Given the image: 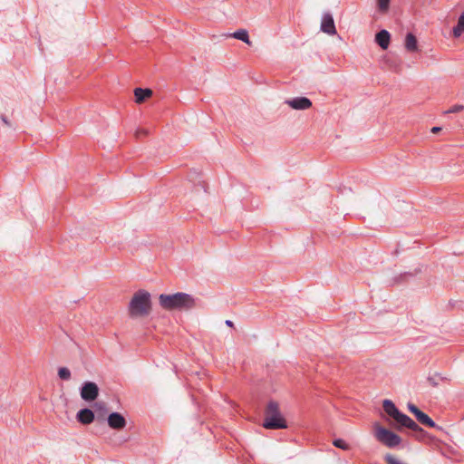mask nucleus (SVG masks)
<instances>
[{
  "label": "nucleus",
  "mask_w": 464,
  "mask_h": 464,
  "mask_svg": "<svg viewBox=\"0 0 464 464\" xmlns=\"http://www.w3.org/2000/svg\"><path fill=\"white\" fill-rule=\"evenodd\" d=\"M159 303L165 310H188L196 305L195 298L187 293H175L172 295L161 294Z\"/></svg>",
  "instance_id": "nucleus-1"
},
{
  "label": "nucleus",
  "mask_w": 464,
  "mask_h": 464,
  "mask_svg": "<svg viewBox=\"0 0 464 464\" xmlns=\"http://www.w3.org/2000/svg\"><path fill=\"white\" fill-rule=\"evenodd\" d=\"M382 408L384 412L396 422L397 430H401V428L404 427L417 433L424 432V430L420 427L412 419L400 411L391 400H384L382 401Z\"/></svg>",
  "instance_id": "nucleus-2"
},
{
  "label": "nucleus",
  "mask_w": 464,
  "mask_h": 464,
  "mask_svg": "<svg viewBox=\"0 0 464 464\" xmlns=\"http://www.w3.org/2000/svg\"><path fill=\"white\" fill-rule=\"evenodd\" d=\"M151 311L150 294L145 290L137 291L129 304L130 317H141L150 314Z\"/></svg>",
  "instance_id": "nucleus-3"
},
{
  "label": "nucleus",
  "mask_w": 464,
  "mask_h": 464,
  "mask_svg": "<svg viewBox=\"0 0 464 464\" xmlns=\"http://www.w3.org/2000/svg\"><path fill=\"white\" fill-rule=\"evenodd\" d=\"M263 427L268 430L287 428L286 420L280 412L278 403L275 401H270L266 407Z\"/></svg>",
  "instance_id": "nucleus-4"
},
{
  "label": "nucleus",
  "mask_w": 464,
  "mask_h": 464,
  "mask_svg": "<svg viewBox=\"0 0 464 464\" xmlns=\"http://www.w3.org/2000/svg\"><path fill=\"white\" fill-rule=\"evenodd\" d=\"M374 436L379 442L390 449L397 447L401 442L399 435L380 425L375 426Z\"/></svg>",
  "instance_id": "nucleus-5"
},
{
  "label": "nucleus",
  "mask_w": 464,
  "mask_h": 464,
  "mask_svg": "<svg viewBox=\"0 0 464 464\" xmlns=\"http://www.w3.org/2000/svg\"><path fill=\"white\" fill-rule=\"evenodd\" d=\"M99 387L93 382H84L81 387V398L85 401H93L99 396Z\"/></svg>",
  "instance_id": "nucleus-6"
},
{
  "label": "nucleus",
  "mask_w": 464,
  "mask_h": 464,
  "mask_svg": "<svg viewBox=\"0 0 464 464\" xmlns=\"http://www.w3.org/2000/svg\"><path fill=\"white\" fill-rule=\"evenodd\" d=\"M108 425L113 430H122L126 427L127 421L123 415L119 412H112L107 418Z\"/></svg>",
  "instance_id": "nucleus-7"
},
{
  "label": "nucleus",
  "mask_w": 464,
  "mask_h": 464,
  "mask_svg": "<svg viewBox=\"0 0 464 464\" xmlns=\"http://www.w3.org/2000/svg\"><path fill=\"white\" fill-rule=\"evenodd\" d=\"M285 103L295 110H307L312 107V102L306 97H296L286 100Z\"/></svg>",
  "instance_id": "nucleus-8"
},
{
  "label": "nucleus",
  "mask_w": 464,
  "mask_h": 464,
  "mask_svg": "<svg viewBox=\"0 0 464 464\" xmlns=\"http://www.w3.org/2000/svg\"><path fill=\"white\" fill-rule=\"evenodd\" d=\"M321 30L330 35H334L336 34V28L334 24V21L333 15L329 13L324 14L322 23H321Z\"/></svg>",
  "instance_id": "nucleus-9"
},
{
  "label": "nucleus",
  "mask_w": 464,
  "mask_h": 464,
  "mask_svg": "<svg viewBox=\"0 0 464 464\" xmlns=\"http://www.w3.org/2000/svg\"><path fill=\"white\" fill-rule=\"evenodd\" d=\"M94 418L93 411L88 408L80 410L76 414V420L83 425L91 424L94 420Z\"/></svg>",
  "instance_id": "nucleus-10"
},
{
  "label": "nucleus",
  "mask_w": 464,
  "mask_h": 464,
  "mask_svg": "<svg viewBox=\"0 0 464 464\" xmlns=\"http://www.w3.org/2000/svg\"><path fill=\"white\" fill-rule=\"evenodd\" d=\"M390 39H391V35L387 30H381L375 35V42L383 50H386L388 48L389 44H390Z\"/></svg>",
  "instance_id": "nucleus-11"
},
{
  "label": "nucleus",
  "mask_w": 464,
  "mask_h": 464,
  "mask_svg": "<svg viewBox=\"0 0 464 464\" xmlns=\"http://www.w3.org/2000/svg\"><path fill=\"white\" fill-rule=\"evenodd\" d=\"M151 95L152 91L150 89L136 88L134 90L135 102L137 103L143 102L147 98H150Z\"/></svg>",
  "instance_id": "nucleus-12"
},
{
  "label": "nucleus",
  "mask_w": 464,
  "mask_h": 464,
  "mask_svg": "<svg viewBox=\"0 0 464 464\" xmlns=\"http://www.w3.org/2000/svg\"><path fill=\"white\" fill-rule=\"evenodd\" d=\"M405 48L409 52H415L418 50L417 38L411 33H408L405 37Z\"/></svg>",
  "instance_id": "nucleus-13"
},
{
  "label": "nucleus",
  "mask_w": 464,
  "mask_h": 464,
  "mask_svg": "<svg viewBox=\"0 0 464 464\" xmlns=\"http://www.w3.org/2000/svg\"><path fill=\"white\" fill-rule=\"evenodd\" d=\"M464 33V12L459 15L457 25L453 27L452 34L455 38L459 37Z\"/></svg>",
  "instance_id": "nucleus-14"
},
{
  "label": "nucleus",
  "mask_w": 464,
  "mask_h": 464,
  "mask_svg": "<svg viewBox=\"0 0 464 464\" xmlns=\"http://www.w3.org/2000/svg\"><path fill=\"white\" fill-rule=\"evenodd\" d=\"M232 37L240 40L248 45H251V41L249 40L248 32L246 29H239L232 34Z\"/></svg>",
  "instance_id": "nucleus-15"
},
{
  "label": "nucleus",
  "mask_w": 464,
  "mask_h": 464,
  "mask_svg": "<svg viewBox=\"0 0 464 464\" xmlns=\"http://www.w3.org/2000/svg\"><path fill=\"white\" fill-rule=\"evenodd\" d=\"M418 421L427 427L436 428L437 424L424 412L418 419Z\"/></svg>",
  "instance_id": "nucleus-16"
},
{
  "label": "nucleus",
  "mask_w": 464,
  "mask_h": 464,
  "mask_svg": "<svg viewBox=\"0 0 464 464\" xmlns=\"http://www.w3.org/2000/svg\"><path fill=\"white\" fill-rule=\"evenodd\" d=\"M58 376L60 379L63 381H68L71 379V372L66 367H61L58 370Z\"/></svg>",
  "instance_id": "nucleus-17"
},
{
  "label": "nucleus",
  "mask_w": 464,
  "mask_h": 464,
  "mask_svg": "<svg viewBox=\"0 0 464 464\" xmlns=\"http://www.w3.org/2000/svg\"><path fill=\"white\" fill-rule=\"evenodd\" d=\"M333 444L336 447V448H339V449H342L343 450H348L350 449V446L349 444L342 440V439H335L334 441H333Z\"/></svg>",
  "instance_id": "nucleus-18"
},
{
  "label": "nucleus",
  "mask_w": 464,
  "mask_h": 464,
  "mask_svg": "<svg viewBox=\"0 0 464 464\" xmlns=\"http://www.w3.org/2000/svg\"><path fill=\"white\" fill-rule=\"evenodd\" d=\"M390 0H378V8L381 12H386L389 8Z\"/></svg>",
  "instance_id": "nucleus-19"
},
{
  "label": "nucleus",
  "mask_w": 464,
  "mask_h": 464,
  "mask_svg": "<svg viewBox=\"0 0 464 464\" xmlns=\"http://www.w3.org/2000/svg\"><path fill=\"white\" fill-rule=\"evenodd\" d=\"M464 110V106L460 104H456L450 107L448 111H446L444 113H457Z\"/></svg>",
  "instance_id": "nucleus-20"
},
{
  "label": "nucleus",
  "mask_w": 464,
  "mask_h": 464,
  "mask_svg": "<svg viewBox=\"0 0 464 464\" xmlns=\"http://www.w3.org/2000/svg\"><path fill=\"white\" fill-rule=\"evenodd\" d=\"M94 408H95L96 411H102L103 412L107 411L104 402H101V401L96 402L94 404Z\"/></svg>",
  "instance_id": "nucleus-21"
},
{
  "label": "nucleus",
  "mask_w": 464,
  "mask_h": 464,
  "mask_svg": "<svg viewBox=\"0 0 464 464\" xmlns=\"http://www.w3.org/2000/svg\"><path fill=\"white\" fill-rule=\"evenodd\" d=\"M408 409L412 414H414L419 410V408L412 403L408 404Z\"/></svg>",
  "instance_id": "nucleus-22"
},
{
  "label": "nucleus",
  "mask_w": 464,
  "mask_h": 464,
  "mask_svg": "<svg viewBox=\"0 0 464 464\" xmlns=\"http://www.w3.org/2000/svg\"><path fill=\"white\" fill-rule=\"evenodd\" d=\"M140 135H148V131L146 130H138L137 132H136V136L137 137H140Z\"/></svg>",
  "instance_id": "nucleus-23"
},
{
  "label": "nucleus",
  "mask_w": 464,
  "mask_h": 464,
  "mask_svg": "<svg viewBox=\"0 0 464 464\" xmlns=\"http://www.w3.org/2000/svg\"><path fill=\"white\" fill-rule=\"evenodd\" d=\"M441 128L440 127H433L431 129V132L432 133H438L439 131H440Z\"/></svg>",
  "instance_id": "nucleus-24"
},
{
  "label": "nucleus",
  "mask_w": 464,
  "mask_h": 464,
  "mask_svg": "<svg viewBox=\"0 0 464 464\" xmlns=\"http://www.w3.org/2000/svg\"><path fill=\"white\" fill-rule=\"evenodd\" d=\"M423 411H421L420 409L414 413V416L416 417V419L418 420L420 415L422 414Z\"/></svg>",
  "instance_id": "nucleus-25"
},
{
  "label": "nucleus",
  "mask_w": 464,
  "mask_h": 464,
  "mask_svg": "<svg viewBox=\"0 0 464 464\" xmlns=\"http://www.w3.org/2000/svg\"><path fill=\"white\" fill-rule=\"evenodd\" d=\"M1 119H2L3 122H4L5 125H9V121H8L7 118H6L5 115H2V116H1Z\"/></svg>",
  "instance_id": "nucleus-26"
},
{
  "label": "nucleus",
  "mask_w": 464,
  "mask_h": 464,
  "mask_svg": "<svg viewBox=\"0 0 464 464\" xmlns=\"http://www.w3.org/2000/svg\"><path fill=\"white\" fill-rule=\"evenodd\" d=\"M225 324L229 326V327H233L234 326V324L231 320H226Z\"/></svg>",
  "instance_id": "nucleus-27"
}]
</instances>
